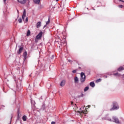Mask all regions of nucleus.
Here are the masks:
<instances>
[{
  "instance_id": "6ab92c4d",
  "label": "nucleus",
  "mask_w": 124,
  "mask_h": 124,
  "mask_svg": "<svg viewBox=\"0 0 124 124\" xmlns=\"http://www.w3.org/2000/svg\"><path fill=\"white\" fill-rule=\"evenodd\" d=\"M50 23V17L48 18V21L46 22V25H48Z\"/></svg>"
},
{
  "instance_id": "0eeeda50",
  "label": "nucleus",
  "mask_w": 124,
  "mask_h": 124,
  "mask_svg": "<svg viewBox=\"0 0 124 124\" xmlns=\"http://www.w3.org/2000/svg\"><path fill=\"white\" fill-rule=\"evenodd\" d=\"M24 49V47H21L19 49V50L17 52V54H18V55H20L21 54V53H22V51H23Z\"/></svg>"
},
{
  "instance_id": "aec40b11",
  "label": "nucleus",
  "mask_w": 124,
  "mask_h": 124,
  "mask_svg": "<svg viewBox=\"0 0 124 124\" xmlns=\"http://www.w3.org/2000/svg\"><path fill=\"white\" fill-rule=\"evenodd\" d=\"M101 78H99L98 79L96 80V83H98L99 82H101Z\"/></svg>"
},
{
  "instance_id": "f03ea898",
  "label": "nucleus",
  "mask_w": 124,
  "mask_h": 124,
  "mask_svg": "<svg viewBox=\"0 0 124 124\" xmlns=\"http://www.w3.org/2000/svg\"><path fill=\"white\" fill-rule=\"evenodd\" d=\"M80 76V82L81 83H84L86 81V75H85V73L83 72L81 73Z\"/></svg>"
},
{
  "instance_id": "39448f33",
  "label": "nucleus",
  "mask_w": 124,
  "mask_h": 124,
  "mask_svg": "<svg viewBox=\"0 0 124 124\" xmlns=\"http://www.w3.org/2000/svg\"><path fill=\"white\" fill-rule=\"evenodd\" d=\"M17 1L21 4H25L27 2V0H17Z\"/></svg>"
},
{
  "instance_id": "7ed1b4c3",
  "label": "nucleus",
  "mask_w": 124,
  "mask_h": 124,
  "mask_svg": "<svg viewBox=\"0 0 124 124\" xmlns=\"http://www.w3.org/2000/svg\"><path fill=\"white\" fill-rule=\"evenodd\" d=\"M113 121L111 119H108V121L109 122H114V123H116V124H120V121H119V119L118 118H116V117H112Z\"/></svg>"
},
{
  "instance_id": "4be33fe9",
  "label": "nucleus",
  "mask_w": 124,
  "mask_h": 124,
  "mask_svg": "<svg viewBox=\"0 0 124 124\" xmlns=\"http://www.w3.org/2000/svg\"><path fill=\"white\" fill-rule=\"evenodd\" d=\"M118 6L120 8H123V7H124V6H123V5H120Z\"/></svg>"
},
{
  "instance_id": "9b49d317",
  "label": "nucleus",
  "mask_w": 124,
  "mask_h": 124,
  "mask_svg": "<svg viewBox=\"0 0 124 124\" xmlns=\"http://www.w3.org/2000/svg\"><path fill=\"white\" fill-rule=\"evenodd\" d=\"M90 86H91V87H92V88H94V86H95V85L94 84V82H90Z\"/></svg>"
},
{
  "instance_id": "393cba45",
  "label": "nucleus",
  "mask_w": 124,
  "mask_h": 124,
  "mask_svg": "<svg viewBox=\"0 0 124 124\" xmlns=\"http://www.w3.org/2000/svg\"><path fill=\"white\" fill-rule=\"evenodd\" d=\"M68 62H70V63H71L72 62V61L70 60H68Z\"/></svg>"
},
{
  "instance_id": "a211bd4d",
  "label": "nucleus",
  "mask_w": 124,
  "mask_h": 124,
  "mask_svg": "<svg viewBox=\"0 0 124 124\" xmlns=\"http://www.w3.org/2000/svg\"><path fill=\"white\" fill-rule=\"evenodd\" d=\"M89 90V87L87 86L84 88V92H87Z\"/></svg>"
},
{
  "instance_id": "bb28decb",
  "label": "nucleus",
  "mask_w": 124,
  "mask_h": 124,
  "mask_svg": "<svg viewBox=\"0 0 124 124\" xmlns=\"http://www.w3.org/2000/svg\"><path fill=\"white\" fill-rule=\"evenodd\" d=\"M38 39H36V38H35V41L36 43L38 42V41H37Z\"/></svg>"
},
{
  "instance_id": "6e6552de",
  "label": "nucleus",
  "mask_w": 124,
  "mask_h": 124,
  "mask_svg": "<svg viewBox=\"0 0 124 124\" xmlns=\"http://www.w3.org/2000/svg\"><path fill=\"white\" fill-rule=\"evenodd\" d=\"M65 85V80H63L61 81V83L60 84V86L61 87H63Z\"/></svg>"
},
{
  "instance_id": "f257e3e1",
  "label": "nucleus",
  "mask_w": 124,
  "mask_h": 124,
  "mask_svg": "<svg viewBox=\"0 0 124 124\" xmlns=\"http://www.w3.org/2000/svg\"><path fill=\"white\" fill-rule=\"evenodd\" d=\"M113 107L111 108L110 110L112 111V110H117L119 109V105H118V103L116 102H113Z\"/></svg>"
},
{
  "instance_id": "7c9ffc66",
  "label": "nucleus",
  "mask_w": 124,
  "mask_h": 124,
  "mask_svg": "<svg viewBox=\"0 0 124 124\" xmlns=\"http://www.w3.org/2000/svg\"><path fill=\"white\" fill-rule=\"evenodd\" d=\"M46 27H47V25H46L44 26V28H46Z\"/></svg>"
},
{
  "instance_id": "cd10ccee",
  "label": "nucleus",
  "mask_w": 124,
  "mask_h": 124,
  "mask_svg": "<svg viewBox=\"0 0 124 124\" xmlns=\"http://www.w3.org/2000/svg\"><path fill=\"white\" fill-rule=\"evenodd\" d=\"M56 124V123H55V122H54V121H52L51 122V124Z\"/></svg>"
},
{
  "instance_id": "f704fd0d",
  "label": "nucleus",
  "mask_w": 124,
  "mask_h": 124,
  "mask_svg": "<svg viewBox=\"0 0 124 124\" xmlns=\"http://www.w3.org/2000/svg\"><path fill=\"white\" fill-rule=\"evenodd\" d=\"M78 113H80V111H78Z\"/></svg>"
},
{
  "instance_id": "ddd939ff",
  "label": "nucleus",
  "mask_w": 124,
  "mask_h": 124,
  "mask_svg": "<svg viewBox=\"0 0 124 124\" xmlns=\"http://www.w3.org/2000/svg\"><path fill=\"white\" fill-rule=\"evenodd\" d=\"M124 70V67H120L118 69V71H123V70Z\"/></svg>"
},
{
  "instance_id": "2eb2a0df",
  "label": "nucleus",
  "mask_w": 124,
  "mask_h": 124,
  "mask_svg": "<svg viewBox=\"0 0 124 124\" xmlns=\"http://www.w3.org/2000/svg\"><path fill=\"white\" fill-rule=\"evenodd\" d=\"M22 120L23 121H24V122H26L27 121V116H26L25 115H24L22 117Z\"/></svg>"
},
{
  "instance_id": "72a5a7b5",
  "label": "nucleus",
  "mask_w": 124,
  "mask_h": 124,
  "mask_svg": "<svg viewBox=\"0 0 124 124\" xmlns=\"http://www.w3.org/2000/svg\"><path fill=\"white\" fill-rule=\"evenodd\" d=\"M56 1H59V0H56Z\"/></svg>"
},
{
  "instance_id": "9d476101",
  "label": "nucleus",
  "mask_w": 124,
  "mask_h": 124,
  "mask_svg": "<svg viewBox=\"0 0 124 124\" xmlns=\"http://www.w3.org/2000/svg\"><path fill=\"white\" fill-rule=\"evenodd\" d=\"M33 1L36 4H39L40 3V0H33Z\"/></svg>"
},
{
  "instance_id": "a878e982",
  "label": "nucleus",
  "mask_w": 124,
  "mask_h": 124,
  "mask_svg": "<svg viewBox=\"0 0 124 124\" xmlns=\"http://www.w3.org/2000/svg\"><path fill=\"white\" fill-rule=\"evenodd\" d=\"M82 113H83V114H86V111L82 110L81 111Z\"/></svg>"
},
{
  "instance_id": "e433bc0d",
  "label": "nucleus",
  "mask_w": 124,
  "mask_h": 124,
  "mask_svg": "<svg viewBox=\"0 0 124 124\" xmlns=\"http://www.w3.org/2000/svg\"><path fill=\"white\" fill-rule=\"evenodd\" d=\"M87 110H86V112H87Z\"/></svg>"
},
{
  "instance_id": "412c9836",
  "label": "nucleus",
  "mask_w": 124,
  "mask_h": 124,
  "mask_svg": "<svg viewBox=\"0 0 124 124\" xmlns=\"http://www.w3.org/2000/svg\"><path fill=\"white\" fill-rule=\"evenodd\" d=\"M18 21L19 23H22V18H19Z\"/></svg>"
},
{
  "instance_id": "c9c22d12",
  "label": "nucleus",
  "mask_w": 124,
  "mask_h": 124,
  "mask_svg": "<svg viewBox=\"0 0 124 124\" xmlns=\"http://www.w3.org/2000/svg\"><path fill=\"white\" fill-rule=\"evenodd\" d=\"M106 78H107V77H106Z\"/></svg>"
},
{
  "instance_id": "f3484780",
  "label": "nucleus",
  "mask_w": 124,
  "mask_h": 124,
  "mask_svg": "<svg viewBox=\"0 0 124 124\" xmlns=\"http://www.w3.org/2000/svg\"><path fill=\"white\" fill-rule=\"evenodd\" d=\"M20 119V110H18L17 111V120Z\"/></svg>"
},
{
  "instance_id": "c756f323",
  "label": "nucleus",
  "mask_w": 124,
  "mask_h": 124,
  "mask_svg": "<svg viewBox=\"0 0 124 124\" xmlns=\"http://www.w3.org/2000/svg\"><path fill=\"white\" fill-rule=\"evenodd\" d=\"M120 1H122V2H124V1L123 0H119Z\"/></svg>"
},
{
  "instance_id": "4468645a",
  "label": "nucleus",
  "mask_w": 124,
  "mask_h": 124,
  "mask_svg": "<svg viewBox=\"0 0 124 124\" xmlns=\"http://www.w3.org/2000/svg\"><path fill=\"white\" fill-rule=\"evenodd\" d=\"M27 53L26 51H25L24 53H23V56L24 57L25 60H26V59H27Z\"/></svg>"
},
{
  "instance_id": "2f4dec72",
  "label": "nucleus",
  "mask_w": 124,
  "mask_h": 124,
  "mask_svg": "<svg viewBox=\"0 0 124 124\" xmlns=\"http://www.w3.org/2000/svg\"><path fill=\"white\" fill-rule=\"evenodd\" d=\"M73 102H71V105H73Z\"/></svg>"
},
{
  "instance_id": "dca6fc26",
  "label": "nucleus",
  "mask_w": 124,
  "mask_h": 124,
  "mask_svg": "<svg viewBox=\"0 0 124 124\" xmlns=\"http://www.w3.org/2000/svg\"><path fill=\"white\" fill-rule=\"evenodd\" d=\"M26 35L27 36H30V35H31V31H30V30H28Z\"/></svg>"
},
{
  "instance_id": "1a4fd4ad",
  "label": "nucleus",
  "mask_w": 124,
  "mask_h": 124,
  "mask_svg": "<svg viewBox=\"0 0 124 124\" xmlns=\"http://www.w3.org/2000/svg\"><path fill=\"white\" fill-rule=\"evenodd\" d=\"M25 17H26V10H24L23 12V14L22 15V19L23 20H25Z\"/></svg>"
},
{
  "instance_id": "c85d7f7f",
  "label": "nucleus",
  "mask_w": 124,
  "mask_h": 124,
  "mask_svg": "<svg viewBox=\"0 0 124 124\" xmlns=\"http://www.w3.org/2000/svg\"><path fill=\"white\" fill-rule=\"evenodd\" d=\"M7 0H3V2H4V3H6V1Z\"/></svg>"
},
{
  "instance_id": "5701e85b",
  "label": "nucleus",
  "mask_w": 124,
  "mask_h": 124,
  "mask_svg": "<svg viewBox=\"0 0 124 124\" xmlns=\"http://www.w3.org/2000/svg\"><path fill=\"white\" fill-rule=\"evenodd\" d=\"M25 21H26V22H28V21H29V18L26 17V19H25Z\"/></svg>"
},
{
  "instance_id": "20e7f679",
  "label": "nucleus",
  "mask_w": 124,
  "mask_h": 124,
  "mask_svg": "<svg viewBox=\"0 0 124 124\" xmlns=\"http://www.w3.org/2000/svg\"><path fill=\"white\" fill-rule=\"evenodd\" d=\"M42 34H43V32H40L36 36V39H41V37H42Z\"/></svg>"
},
{
  "instance_id": "f8f14e48",
  "label": "nucleus",
  "mask_w": 124,
  "mask_h": 124,
  "mask_svg": "<svg viewBox=\"0 0 124 124\" xmlns=\"http://www.w3.org/2000/svg\"><path fill=\"white\" fill-rule=\"evenodd\" d=\"M74 80L75 83H78V82H79V79H78V78L77 77H75Z\"/></svg>"
},
{
  "instance_id": "473e14b6",
  "label": "nucleus",
  "mask_w": 124,
  "mask_h": 124,
  "mask_svg": "<svg viewBox=\"0 0 124 124\" xmlns=\"http://www.w3.org/2000/svg\"><path fill=\"white\" fill-rule=\"evenodd\" d=\"M91 107V105L88 106V108H90Z\"/></svg>"
},
{
  "instance_id": "b1692460",
  "label": "nucleus",
  "mask_w": 124,
  "mask_h": 124,
  "mask_svg": "<svg viewBox=\"0 0 124 124\" xmlns=\"http://www.w3.org/2000/svg\"><path fill=\"white\" fill-rule=\"evenodd\" d=\"M76 70H74L73 71H72V72H73V73H76Z\"/></svg>"
},
{
  "instance_id": "423d86ee",
  "label": "nucleus",
  "mask_w": 124,
  "mask_h": 124,
  "mask_svg": "<svg viewBox=\"0 0 124 124\" xmlns=\"http://www.w3.org/2000/svg\"><path fill=\"white\" fill-rule=\"evenodd\" d=\"M36 27L37 28H40L41 27V22L39 21L38 22H37Z\"/></svg>"
}]
</instances>
